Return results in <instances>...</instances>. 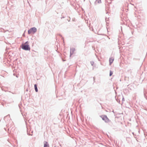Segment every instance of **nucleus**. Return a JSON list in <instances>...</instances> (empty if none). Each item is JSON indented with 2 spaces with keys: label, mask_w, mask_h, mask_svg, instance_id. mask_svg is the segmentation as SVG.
Instances as JSON below:
<instances>
[{
  "label": "nucleus",
  "mask_w": 147,
  "mask_h": 147,
  "mask_svg": "<svg viewBox=\"0 0 147 147\" xmlns=\"http://www.w3.org/2000/svg\"><path fill=\"white\" fill-rule=\"evenodd\" d=\"M28 41L26 42L24 44L22 45V49L26 51H30V48L29 45H28Z\"/></svg>",
  "instance_id": "f257e3e1"
},
{
  "label": "nucleus",
  "mask_w": 147,
  "mask_h": 147,
  "mask_svg": "<svg viewBox=\"0 0 147 147\" xmlns=\"http://www.w3.org/2000/svg\"><path fill=\"white\" fill-rule=\"evenodd\" d=\"M37 31V29L36 28L34 27L30 28L28 31V34H30L32 33L34 34Z\"/></svg>",
  "instance_id": "f03ea898"
},
{
  "label": "nucleus",
  "mask_w": 147,
  "mask_h": 147,
  "mask_svg": "<svg viewBox=\"0 0 147 147\" xmlns=\"http://www.w3.org/2000/svg\"><path fill=\"white\" fill-rule=\"evenodd\" d=\"M102 119L105 122L108 123L111 121L107 117L106 115H102L100 116Z\"/></svg>",
  "instance_id": "7ed1b4c3"
},
{
  "label": "nucleus",
  "mask_w": 147,
  "mask_h": 147,
  "mask_svg": "<svg viewBox=\"0 0 147 147\" xmlns=\"http://www.w3.org/2000/svg\"><path fill=\"white\" fill-rule=\"evenodd\" d=\"M75 51V49L74 48H72L70 49V56H71L74 53Z\"/></svg>",
  "instance_id": "20e7f679"
},
{
  "label": "nucleus",
  "mask_w": 147,
  "mask_h": 147,
  "mask_svg": "<svg viewBox=\"0 0 147 147\" xmlns=\"http://www.w3.org/2000/svg\"><path fill=\"white\" fill-rule=\"evenodd\" d=\"M44 147H49V143L46 141H44Z\"/></svg>",
  "instance_id": "39448f33"
},
{
  "label": "nucleus",
  "mask_w": 147,
  "mask_h": 147,
  "mask_svg": "<svg viewBox=\"0 0 147 147\" xmlns=\"http://www.w3.org/2000/svg\"><path fill=\"white\" fill-rule=\"evenodd\" d=\"M114 59L113 58H110L109 59V63L111 65V64H112L113 61H114Z\"/></svg>",
  "instance_id": "423d86ee"
},
{
  "label": "nucleus",
  "mask_w": 147,
  "mask_h": 147,
  "mask_svg": "<svg viewBox=\"0 0 147 147\" xmlns=\"http://www.w3.org/2000/svg\"><path fill=\"white\" fill-rule=\"evenodd\" d=\"M101 3V0H96L95 2V4L100 3Z\"/></svg>",
  "instance_id": "0eeeda50"
},
{
  "label": "nucleus",
  "mask_w": 147,
  "mask_h": 147,
  "mask_svg": "<svg viewBox=\"0 0 147 147\" xmlns=\"http://www.w3.org/2000/svg\"><path fill=\"white\" fill-rule=\"evenodd\" d=\"M34 89L35 90L36 92H37L38 91V90L37 87V85L36 84H34Z\"/></svg>",
  "instance_id": "6e6552de"
},
{
  "label": "nucleus",
  "mask_w": 147,
  "mask_h": 147,
  "mask_svg": "<svg viewBox=\"0 0 147 147\" xmlns=\"http://www.w3.org/2000/svg\"><path fill=\"white\" fill-rule=\"evenodd\" d=\"M90 63L92 66H93L94 64V62L93 61H90Z\"/></svg>",
  "instance_id": "1a4fd4ad"
},
{
  "label": "nucleus",
  "mask_w": 147,
  "mask_h": 147,
  "mask_svg": "<svg viewBox=\"0 0 147 147\" xmlns=\"http://www.w3.org/2000/svg\"><path fill=\"white\" fill-rule=\"evenodd\" d=\"M113 74V72L111 71H110L109 76H111Z\"/></svg>",
  "instance_id": "9d476101"
},
{
  "label": "nucleus",
  "mask_w": 147,
  "mask_h": 147,
  "mask_svg": "<svg viewBox=\"0 0 147 147\" xmlns=\"http://www.w3.org/2000/svg\"><path fill=\"white\" fill-rule=\"evenodd\" d=\"M27 134L28 135H31L32 136V134H30L28 132V131H27Z\"/></svg>",
  "instance_id": "9b49d317"
},
{
  "label": "nucleus",
  "mask_w": 147,
  "mask_h": 147,
  "mask_svg": "<svg viewBox=\"0 0 147 147\" xmlns=\"http://www.w3.org/2000/svg\"><path fill=\"white\" fill-rule=\"evenodd\" d=\"M122 100L123 101H124L125 100L124 98V97L123 98Z\"/></svg>",
  "instance_id": "f8f14e48"
},
{
  "label": "nucleus",
  "mask_w": 147,
  "mask_h": 147,
  "mask_svg": "<svg viewBox=\"0 0 147 147\" xmlns=\"http://www.w3.org/2000/svg\"><path fill=\"white\" fill-rule=\"evenodd\" d=\"M132 134H133V135H134V132H133V133H132Z\"/></svg>",
  "instance_id": "ddd939ff"
},
{
  "label": "nucleus",
  "mask_w": 147,
  "mask_h": 147,
  "mask_svg": "<svg viewBox=\"0 0 147 147\" xmlns=\"http://www.w3.org/2000/svg\"><path fill=\"white\" fill-rule=\"evenodd\" d=\"M113 112L114 113V111H113Z\"/></svg>",
  "instance_id": "4468645a"
}]
</instances>
